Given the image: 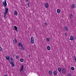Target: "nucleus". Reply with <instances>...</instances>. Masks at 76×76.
Returning a JSON list of instances; mask_svg holds the SVG:
<instances>
[{"label":"nucleus","instance_id":"obj_1","mask_svg":"<svg viewBox=\"0 0 76 76\" xmlns=\"http://www.w3.org/2000/svg\"><path fill=\"white\" fill-rule=\"evenodd\" d=\"M6 1H7L5 0V1H4L2 2V4L3 6H4L5 8V12L4 13L7 14L9 11V8H7V7H7V3H6Z\"/></svg>","mask_w":76,"mask_h":76},{"label":"nucleus","instance_id":"obj_2","mask_svg":"<svg viewBox=\"0 0 76 76\" xmlns=\"http://www.w3.org/2000/svg\"><path fill=\"white\" fill-rule=\"evenodd\" d=\"M24 66H23V65H21V66L20 67V69L19 70L20 72H22V70H23V68Z\"/></svg>","mask_w":76,"mask_h":76},{"label":"nucleus","instance_id":"obj_3","mask_svg":"<svg viewBox=\"0 0 76 76\" xmlns=\"http://www.w3.org/2000/svg\"><path fill=\"white\" fill-rule=\"evenodd\" d=\"M64 30L65 31H69V29L68 28V27L66 26H64Z\"/></svg>","mask_w":76,"mask_h":76},{"label":"nucleus","instance_id":"obj_4","mask_svg":"<svg viewBox=\"0 0 76 76\" xmlns=\"http://www.w3.org/2000/svg\"><path fill=\"white\" fill-rule=\"evenodd\" d=\"M6 59L7 60H8L9 61H10L9 59H10V56H6Z\"/></svg>","mask_w":76,"mask_h":76},{"label":"nucleus","instance_id":"obj_5","mask_svg":"<svg viewBox=\"0 0 76 76\" xmlns=\"http://www.w3.org/2000/svg\"><path fill=\"white\" fill-rule=\"evenodd\" d=\"M13 42L14 43V44H16L17 42H18V41L16 39H15V38H14V39H13Z\"/></svg>","mask_w":76,"mask_h":76},{"label":"nucleus","instance_id":"obj_6","mask_svg":"<svg viewBox=\"0 0 76 76\" xmlns=\"http://www.w3.org/2000/svg\"><path fill=\"white\" fill-rule=\"evenodd\" d=\"M74 38H75V37L72 36H70V39H69V40H71V41H73L74 39Z\"/></svg>","mask_w":76,"mask_h":76},{"label":"nucleus","instance_id":"obj_7","mask_svg":"<svg viewBox=\"0 0 76 76\" xmlns=\"http://www.w3.org/2000/svg\"><path fill=\"white\" fill-rule=\"evenodd\" d=\"M49 6V5L48 4L47 2H46L45 4V6L46 7V8H48V6Z\"/></svg>","mask_w":76,"mask_h":76},{"label":"nucleus","instance_id":"obj_8","mask_svg":"<svg viewBox=\"0 0 76 76\" xmlns=\"http://www.w3.org/2000/svg\"><path fill=\"white\" fill-rule=\"evenodd\" d=\"M62 73H63V74H66V69L65 68L63 69L62 70Z\"/></svg>","mask_w":76,"mask_h":76},{"label":"nucleus","instance_id":"obj_9","mask_svg":"<svg viewBox=\"0 0 76 76\" xmlns=\"http://www.w3.org/2000/svg\"><path fill=\"white\" fill-rule=\"evenodd\" d=\"M23 45L21 47L20 50L21 51H22V50H23H23H25V47H23Z\"/></svg>","mask_w":76,"mask_h":76},{"label":"nucleus","instance_id":"obj_10","mask_svg":"<svg viewBox=\"0 0 76 76\" xmlns=\"http://www.w3.org/2000/svg\"><path fill=\"white\" fill-rule=\"evenodd\" d=\"M14 28L15 29V30L17 31V32H18V28L17 27V26H14Z\"/></svg>","mask_w":76,"mask_h":76},{"label":"nucleus","instance_id":"obj_11","mask_svg":"<svg viewBox=\"0 0 76 76\" xmlns=\"http://www.w3.org/2000/svg\"><path fill=\"white\" fill-rule=\"evenodd\" d=\"M48 74L50 75H52V74H53V71L51 70L49 71L48 72Z\"/></svg>","mask_w":76,"mask_h":76},{"label":"nucleus","instance_id":"obj_12","mask_svg":"<svg viewBox=\"0 0 76 76\" xmlns=\"http://www.w3.org/2000/svg\"><path fill=\"white\" fill-rule=\"evenodd\" d=\"M10 63L11 64L12 67H15V64L13 62H10Z\"/></svg>","mask_w":76,"mask_h":76},{"label":"nucleus","instance_id":"obj_13","mask_svg":"<svg viewBox=\"0 0 76 76\" xmlns=\"http://www.w3.org/2000/svg\"><path fill=\"white\" fill-rule=\"evenodd\" d=\"M14 15H15L16 16H17L18 15V12H17V11H14Z\"/></svg>","mask_w":76,"mask_h":76},{"label":"nucleus","instance_id":"obj_14","mask_svg":"<svg viewBox=\"0 0 76 76\" xmlns=\"http://www.w3.org/2000/svg\"><path fill=\"white\" fill-rule=\"evenodd\" d=\"M71 7L72 9H75V5L74 4H72L71 5Z\"/></svg>","mask_w":76,"mask_h":76},{"label":"nucleus","instance_id":"obj_15","mask_svg":"<svg viewBox=\"0 0 76 76\" xmlns=\"http://www.w3.org/2000/svg\"><path fill=\"white\" fill-rule=\"evenodd\" d=\"M18 47H22L23 46V45H22V44L21 43H20L18 44Z\"/></svg>","mask_w":76,"mask_h":76},{"label":"nucleus","instance_id":"obj_16","mask_svg":"<svg viewBox=\"0 0 76 76\" xmlns=\"http://www.w3.org/2000/svg\"><path fill=\"white\" fill-rule=\"evenodd\" d=\"M58 70L59 72H61V68L59 67L58 68Z\"/></svg>","mask_w":76,"mask_h":76},{"label":"nucleus","instance_id":"obj_17","mask_svg":"<svg viewBox=\"0 0 76 76\" xmlns=\"http://www.w3.org/2000/svg\"><path fill=\"white\" fill-rule=\"evenodd\" d=\"M50 38H47L46 39L47 42H50Z\"/></svg>","mask_w":76,"mask_h":76},{"label":"nucleus","instance_id":"obj_18","mask_svg":"<svg viewBox=\"0 0 76 76\" xmlns=\"http://www.w3.org/2000/svg\"><path fill=\"white\" fill-rule=\"evenodd\" d=\"M69 16L70 18H71V19H73V15H72V14H70L69 15Z\"/></svg>","mask_w":76,"mask_h":76},{"label":"nucleus","instance_id":"obj_19","mask_svg":"<svg viewBox=\"0 0 76 76\" xmlns=\"http://www.w3.org/2000/svg\"><path fill=\"white\" fill-rule=\"evenodd\" d=\"M50 49H51V47H50V46H48L47 47V49L48 50H50Z\"/></svg>","mask_w":76,"mask_h":76},{"label":"nucleus","instance_id":"obj_20","mask_svg":"<svg viewBox=\"0 0 76 76\" xmlns=\"http://www.w3.org/2000/svg\"><path fill=\"white\" fill-rule=\"evenodd\" d=\"M7 14L6 13H4V16H3V17H4V18L5 19H6V14Z\"/></svg>","mask_w":76,"mask_h":76},{"label":"nucleus","instance_id":"obj_21","mask_svg":"<svg viewBox=\"0 0 76 76\" xmlns=\"http://www.w3.org/2000/svg\"><path fill=\"white\" fill-rule=\"evenodd\" d=\"M57 71H54L53 72V74L54 75H57Z\"/></svg>","mask_w":76,"mask_h":76},{"label":"nucleus","instance_id":"obj_22","mask_svg":"<svg viewBox=\"0 0 76 76\" xmlns=\"http://www.w3.org/2000/svg\"><path fill=\"white\" fill-rule=\"evenodd\" d=\"M57 12L58 13H60V10L59 9H58L57 10Z\"/></svg>","mask_w":76,"mask_h":76},{"label":"nucleus","instance_id":"obj_23","mask_svg":"<svg viewBox=\"0 0 76 76\" xmlns=\"http://www.w3.org/2000/svg\"><path fill=\"white\" fill-rule=\"evenodd\" d=\"M20 62H23V59L22 58H20Z\"/></svg>","mask_w":76,"mask_h":76},{"label":"nucleus","instance_id":"obj_24","mask_svg":"<svg viewBox=\"0 0 76 76\" xmlns=\"http://www.w3.org/2000/svg\"><path fill=\"white\" fill-rule=\"evenodd\" d=\"M44 25L45 26H47V25H48L47 23H44Z\"/></svg>","mask_w":76,"mask_h":76},{"label":"nucleus","instance_id":"obj_25","mask_svg":"<svg viewBox=\"0 0 76 76\" xmlns=\"http://www.w3.org/2000/svg\"><path fill=\"white\" fill-rule=\"evenodd\" d=\"M71 70H75V68H74V67H71Z\"/></svg>","mask_w":76,"mask_h":76},{"label":"nucleus","instance_id":"obj_26","mask_svg":"<svg viewBox=\"0 0 76 76\" xmlns=\"http://www.w3.org/2000/svg\"><path fill=\"white\" fill-rule=\"evenodd\" d=\"M13 57H11L10 58V61H11V62H13Z\"/></svg>","mask_w":76,"mask_h":76},{"label":"nucleus","instance_id":"obj_27","mask_svg":"<svg viewBox=\"0 0 76 76\" xmlns=\"http://www.w3.org/2000/svg\"><path fill=\"white\" fill-rule=\"evenodd\" d=\"M34 39V37H31V40H33Z\"/></svg>","mask_w":76,"mask_h":76},{"label":"nucleus","instance_id":"obj_28","mask_svg":"<svg viewBox=\"0 0 76 76\" xmlns=\"http://www.w3.org/2000/svg\"><path fill=\"white\" fill-rule=\"evenodd\" d=\"M3 50V48L1 47H0V51H1Z\"/></svg>","mask_w":76,"mask_h":76},{"label":"nucleus","instance_id":"obj_29","mask_svg":"<svg viewBox=\"0 0 76 76\" xmlns=\"http://www.w3.org/2000/svg\"><path fill=\"white\" fill-rule=\"evenodd\" d=\"M31 43L32 44H34V41H31Z\"/></svg>","mask_w":76,"mask_h":76},{"label":"nucleus","instance_id":"obj_30","mask_svg":"<svg viewBox=\"0 0 76 76\" xmlns=\"http://www.w3.org/2000/svg\"><path fill=\"white\" fill-rule=\"evenodd\" d=\"M19 56L18 55H17L16 56V59H18V58H19Z\"/></svg>","mask_w":76,"mask_h":76},{"label":"nucleus","instance_id":"obj_31","mask_svg":"<svg viewBox=\"0 0 76 76\" xmlns=\"http://www.w3.org/2000/svg\"><path fill=\"white\" fill-rule=\"evenodd\" d=\"M67 76H72V75H71L70 73H69L68 74Z\"/></svg>","mask_w":76,"mask_h":76},{"label":"nucleus","instance_id":"obj_32","mask_svg":"<svg viewBox=\"0 0 76 76\" xmlns=\"http://www.w3.org/2000/svg\"><path fill=\"white\" fill-rule=\"evenodd\" d=\"M64 35L65 37H67V34L66 33H65Z\"/></svg>","mask_w":76,"mask_h":76},{"label":"nucleus","instance_id":"obj_33","mask_svg":"<svg viewBox=\"0 0 76 76\" xmlns=\"http://www.w3.org/2000/svg\"><path fill=\"white\" fill-rule=\"evenodd\" d=\"M29 2H28L27 3V5L28 6V7H29V6H30V5H29Z\"/></svg>","mask_w":76,"mask_h":76},{"label":"nucleus","instance_id":"obj_34","mask_svg":"<svg viewBox=\"0 0 76 76\" xmlns=\"http://www.w3.org/2000/svg\"><path fill=\"white\" fill-rule=\"evenodd\" d=\"M26 2H28V1H29V0H26Z\"/></svg>","mask_w":76,"mask_h":76},{"label":"nucleus","instance_id":"obj_35","mask_svg":"<svg viewBox=\"0 0 76 76\" xmlns=\"http://www.w3.org/2000/svg\"><path fill=\"white\" fill-rule=\"evenodd\" d=\"M31 41H34V39H33V40H31Z\"/></svg>","mask_w":76,"mask_h":76},{"label":"nucleus","instance_id":"obj_36","mask_svg":"<svg viewBox=\"0 0 76 76\" xmlns=\"http://www.w3.org/2000/svg\"><path fill=\"white\" fill-rule=\"evenodd\" d=\"M31 57V55H28V57Z\"/></svg>","mask_w":76,"mask_h":76},{"label":"nucleus","instance_id":"obj_37","mask_svg":"<svg viewBox=\"0 0 76 76\" xmlns=\"http://www.w3.org/2000/svg\"><path fill=\"white\" fill-rule=\"evenodd\" d=\"M75 37V38H74V39H75H75H76V37Z\"/></svg>","mask_w":76,"mask_h":76},{"label":"nucleus","instance_id":"obj_38","mask_svg":"<svg viewBox=\"0 0 76 76\" xmlns=\"http://www.w3.org/2000/svg\"><path fill=\"white\" fill-rule=\"evenodd\" d=\"M12 57H13V58L14 57V55H13Z\"/></svg>","mask_w":76,"mask_h":76}]
</instances>
